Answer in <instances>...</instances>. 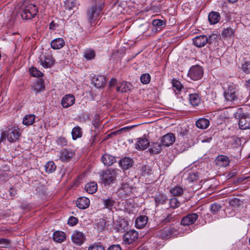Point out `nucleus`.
I'll return each mask as SVG.
<instances>
[{
	"label": "nucleus",
	"instance_id": "f257e3e1",
	"mask_svg": "<svg viewBox=\"0 0 250 250\" xmlns=\"http://www.w3.org/2000/svg\"><path fill=\"white\" fill-rule=\"evenodd\" d=\"M21 135L20 129L18 126L9 125L1 133L0 140L3 141L6 139L10 143H14L20 140Z\"/></svg>",
	"mask_w": 250,
	"mask_h": 250
},
{
	"label": "nucleus",
	"instance_id": "f03ea898",
	"mask_svg": "<svg viewBox=\"0 0 250 250\" xmlns=\"http://www.w3.org/2000/svg\"><path fill=\"white\" fill-rule=\"evenodd\" d=\"M95 5L88 9L87 17L89 22L92 24L97 20L102 13L104 5V0H94Z\"/></svg>",
	"mask_w": 250,
	"mask_h": 250
},
{
	"label": "nucleus",
	"instance_id": "7ed1b4c3",
	"mask_svg": "<svg viewBox=\"0 0 250 250\" xmlns=\"http://www.w3.org/2000/svg\"><path fill=\"white\" fill-rule=\"evenodd\" d=\"M121 171L118 169L108 168L103 170L100 173V180L105 186H109L114 183L117 179L119 172Z\"/></svg>",
	"mask_w": 250,
	"mask_h": 250
},
{
	"label": "nucleus",
	"instance_id": "20e7f679",
	"mask_svg": "<svg viewBox=\"0 0 250 250\" xmlns=\"http://www.w3.org/2000/svg\"><path fill=\"white\" fill-rule=\"evenodd\" d=\"M224 97L228 101H239L240 104H244L248 101V97L247 95L241 96V97L237 96L236 90L233 86L229 85L228 88L224 92Z\"/></svg>",
	"mask_w": 250,
	"mask_h": 250
},
{
	"label": "nucleus",
	"instance_id": "39448f33",
	"mask_svg": "<svg viewBox=\"0 0 250 250\" xmlns=\"http://www.w3.org/2000/svg\"><path fill=\"white\" fill-rule=\"evenodd\" d=\"M38 12L37 7L33 4L24 6L21 10V16L24 20H30L35 17Z\"/></svg>",
	"mask_w": 250,
	"mask_h": 250
},
{
	"label": "nucleus",
	"instance_id": "423d86ee",
	"mask_svg": "<svg viewBox=\"0 0 250 250\" xmlns=\"http://www.w3.org/2000/svg\"><path fill=\"white\" fill-rule=\"evenodd\" d=\"M216 35L212 34L208 37L206 35H200L195 37L193 39L194 44L198 47L204 46L207 43H211L213 39L216 38Z\"/></svg>",
	"mask_w": 250,
	"mask_h": 250
},
{
	"label": "nucleus",
	"instance_id": "0eeeda50",
	"mask_svg": "<svg viewBox=\"0 0 250 250\" xmlns=\"http://www.w3.org/2000/svg\"><path fill=\"white\" fill-rule=\"evenodd\" d=\"M239 119V126L241 129L246 130L250 128V115L241 112H237Z\"/></svg>",
	"mask_w": 250,
	"mask_h": 250
},
{
	"label": "nucleus",
	"instance_id": "6e6552de",
	"mask_svg": "<svg viewBox=\"0 0 250 250\" xmlns=\"http://www.w3.org/2000/svg\"><path fill=\"white\" fill-rule=\"evenodd\" d=\"M132 187L127 182H123L117 193L121 198H126L132 194Z\"/></svg>",
	"mask_w": 250,
	"mask_h": 250
},
{
	"label": "nucleus",
	"instance_id": "1a4fd4ad",
	"mask_svg": "<svg viewBox=\"0 0 250 250\" xmlns=\"http://www.w3.org/2000/svg\"><path fill=\"white\" fill-rule=\"evenodd\" d=\"M203 69L199 65L192 66L189 69L188 76L193 81H197L202 77Z\"/></svg>",
	"mask_w": 250,
	"mask_h": 250
},
{
	"label": "nucleus",
	"instance_id": "9d476101",
	"mask_svg": "<svg viewBox=\"0 0 250 250\" xmlns=\"http://www.w3.org/2000/svg\"><path fill=\"white\" fill-rule=\"evenodd\" d=\"M75 151L70 148H64L60 150L59 153V160L62 162H68L75 155Z\"/></svg>",
	"mask_w": 250,
	"mask_h": 250
},
{
	"label": "nucleus",
	"instance_id": "9b49d317",
	"mask_svg": "<svg viewBox=\"0 0 250 250\" xmlns=\"http://www.w3.org/2000/svg\"><path fill=\"white\" fill-rule=\"evenodd\" d=\"M177 232V229L173 227H167L159 231V236L164 239L170 237L171 236L176 235Z\"/></svg>",
	"mask_w": 250,
	"mask_h": 250
},
{
	"label": "nucleus",
	"instance_id": "f8f14e48",
	"mask_svg": "<svg viewBox=\"0 0 250 250\" xmlns=\"http://www.w3.org/2000/svg\"><path fill=\"white\" fill-rule=\"evenodd\" d=\"M40 64L44 68L52 67L54 63V60L51 56L48 54H42L39 57Z\"/></svg>",
	"mask_w": 250,
	"mask_h": 250
},
{
	"label": "nucleus",
	"instance_id": "ddd939ff",
	"mask_svg": "<svg viewBox=\"0 0 250 250\" xmlns=\"http://www.w3.org/2000/svg\"><path fill=\"white\" fill-rule=\"evenodd\" d=\"M138 237V233L134 229L128 231L124 236V241L127 244H130L135 241Z\"/></svg>",
	"mask_w": 250,
	"mask_h": 250
},
{
	"label": "nucleus",
	"instance_id": "4468645a",
	"mask_svg": "<svg viewBox=\"0 0 250 250\" xmlns=\"http://www.w3.org/2000/svg\"><path fill=\"white\" fill-rule=\"evenodd\" d=\"M198 218L197 214L195 213H189L182 218L181 223L184 226H189L193 224Z\"/></svg>",
	"mask_w": 250,
	"mask_h": 250
},
{
	"label": "nucleus",
	"instance_id": "2eb2a0df",
	"mask_svg": "<svg viewBox=\"0 0 250 250\" xmlns=\"http://www.w3.org/2000/svg\"><path fill=\"white\" fill-rule=\"evenodd\" d=\"M79 3L77 0H66L64 2V7L65 10L69 12V15H72L74 10L78 9Z\"/></svg>",
	"mask_w": 250,
	"mask_h": 250
},
{
	"label": "nucleus",
	"instance_id": "dca6fc26",
	"mask_svg": "<svg viewBox=\"0 0 250 250\" xmlns=\"http://www.w3.org/2000/svg\"><path fill=\"white\" fill-rule=\"evenodd\" d=\"M134 161L132 158L128 157H124L119 162V165L123 170H125L131 168L132 167Z\"/></svg>",
	"mask_w": 250,
	"mask_h": 250
},
{
	"label": "nucleus",
	"instance_id": "f3484780",
	"mask_svg": "<svg viewBox=\"0 0 250 250\" xmlns=\"http://www.w3.org/2000/svg\"><path fill=\"white\" fill-rule=\"evenodd\" d=\"M75 101V98L73 95L67 94L62 98L61 104L63 108H68L73 105Z\"/></svg>",
	"mask_w": 250,
	"mask_h": 250
},
{
	"label": "nucleus",
	"instance_id": "a211bd4d",
	"mask_svg": "<svg viewBox=\"0 0 250 250\" xmlns=\"http://www.w3.org/2000/svg\"><path fill=\"white\" fill-rule=\"evenodd\" d=\"M175 141V137L173 133H167L161 139L162 145L164 146H168L172 145Z\"/></svg>",
	"mask_w": 250,
	"mask_h": 250
},
{
	"label": "nucleus",
	"instance_id": "6ab92c4d",
	"mask_svg": "<svg viewBox=\"0 0 250 250\" xmlns=\"http://www.w3.org/2000/svg\"><path fill=\"white\" fill-rule=\"evenodd\" d=\"M72 241L75 244L78 245H82L84 240V235L80 231H74L71 236Z\"/></svg>",
	"mask_w": 250,
	"mask_h": 250
},
{
	"label": "nucleus",
	"instance_id": "aec40b11",
	"mask_svg": "<svg viewBox=\"0 0 250 250\" xmlns=\"http://www.w3.org/2000/svg\"><path fill=\"white\" fill-rule=\"evenodd\" d=\"M149 145V141L145 138H140L135 144V148L139 150H144L146 149Z\"/></svg>",
	"mask_w": 250,
	"mask_h": 250
},
{
	"label": "nucleus",
	"instance_id": "412c9836",
	"mask_svg": "<svg viewBox=\"0 0 250 250\" xmlns=\"http://www.w3.org/2000/svg\"><path fill=\"white\" fill-rule=\"evenodd\" d=\"M101 161L104 166H110L116 161V158L111 155L104 154L101 157Z\"/></svg>",
	"mask_w": 250,
	"mask_h": 250
},
{
	"label": "nucleus",
	"instance_id": "4be33fe9",
	"mask_svg": "<svg viewBox=\"0 0 250 250\" xmlns=\"http://www.w3.org/2000/svg\"><path fill=\"white\" fill-rule=\"evenodd\" d=\"M215 163L219 167H225L229 165L230 161L228 157L221 155L216 158Z\"/></svg>",
	"mask_w": 250,
	"mask_h": 250
},
{
	"label": "nucleus",
	"instance_id": "5701e85b",
	"mask_svg": "<svg viewBox=\"0 0 250 250\" xmlns=\"http://www.w3.org/2000/svg\"><path fill=\"white\" fill-rule=\"evenodd\" d=\"M90 204V201L88 198L85 197H79L77 201V206L80 209H85L87 208Z\"/></svg>",
	"mask_w": 250,
	"mask_h": 250
},
{
	"label": "nucleus",
	"instance_id": "b1692460",
	"mask_svg": "<svg viewBox=\"0 0 250 250\" xmlns=\"http://www.w3.org/2000/svg\"><path fill=\"white\" fill-rule=\"evenodd\" d=\"M65 44L64 40L62 38H56L53 40L50 43L51 47L54 49H60Z\"/></svg>",
	"mask_w": 250,
	"mask_h": 250
},
{
	"label": "nucleus",
	"instance_id": "393cba45",
	"mask_svg": "<svg viewBox=\"0 0 250 250\" xmlns=\"http://www.w3.org/2000/svg\"><path fill=\"white\" fill-rule=\"evenodd\" d=\"M148 218L146 216H141L135 221V227L138 229H142L146 225Z\"/></svg>",
	"mask_w": 250,
	"mask_h": 250
},
{
	"label": "nucleus",
	"instance_id": "a878e982",
	"mask_svg": "<svg viewBox=\"0 0 250 250\" xmlns=\"http://www.w3.org/2000/svg\"><path fill=\"white\" fill-rule=\"evenodd\" d=\"M132 87L131 84L130 83L127 82H122L119 86L116 88L118 92H121L122 93L127 92L130 90Z\"/></svg>",
	"mask_w": 250,
	"mask_h": 250
},
{
	"label": "nucleus",
	"instance_id": "bb28decb",
	"mask_svg": "<svg viewBox=\"0 0 250 250\" xmlns=\"http://www.w3.org/2000/svg\"><path fill=\"white\" fill-rule=\"evenodd\" d=\"M44 81L40 79L37 81L36 83L32 86V89L36 92L39 93L44 89Z\"/></svg>",
	"mask_w": 250,
	"mask_h": 250
},
{
	"label": "nucleus",
	"instance_id": "cd10ccee",
	"mask_svg": "<svg viewBox=\"0 0 250 250\" xmlns=\"http://www.w3.org/2000/svg\"><path fill=\"white\" fill-rule=\"evenodd\" d=\"M167 199L166 195L163 194H159L155 196V202L156 206L163 205L168 202Z\"/></svg>",
	"mask_w": 250,
	"mask_h": 250
},
{
	"label": "nucleus",
	"instance_id": "c85d7f7f",
	"mask_svg": "<svg viewBox=\"0 0 250 250\" xmlns=\"http://www.w3.org/2000/svg\"><path fill=\"white\" fill-rule=\"evenodd\" d=\"M208 19L210 24H216L220 19V14L217 12H211L208 15Z\"/></svg>",
	"mask_w": 250,
	"mask_h": 250
},
{
	"label": "nucleus",
	"instance_id": "c756f323",
	"mask_svg": "<svg viewBox=\"0 0 250 250\" xmlns=\"http://www.w3.org/2000/svg\"><path fill=\"white\" fill-rule=\"evenodd\" d=\"M209 125V121L206 118H200L196 122V126L200 129H206Z\"/></svg>",
	"mask_w": 250,
	"mask_h": 250
},
{
	"label": "nucleus",
	"instance_id": "7c9ffc66",
	"mask_svg": "<svg viewBox=\"0 0 250 250\" xmlns=\"http://www.w3.org/2000/svg\"><path fill=\"white\" fill-rule=\"evenodd\" d=\"M53 239L58 243H62L65 239V233L62 231H55L53 235Z\"/></svg>",
	"mask_w": 250,
	"mask_h": 250
},
{
	"label": "nucleus",
	"instance_id": "2f4dec72",
	"mask_svg": "<svg viewBox=\"0 0 250 250\" xmlns=\"http://www.w3.org/2000/svg\"><path fill=\"white\" fill-rule=\"evenodd\" d=\"M189 98L190 103L194 106L198 105L201 102L200 97L196 93L189 94Z\"/></svg>",
	"mask_w": 250,
	"mask_h": 250
},
{
	"label": "nucleus",
	"instance_id": "473e14b6",
	"mask_svg": "<svg viewBox=\"0 0 250 250\" xmlns=\"http://www.w3.org/2000/svg\"><path fill=\"white\" fill-rule=\"evenodd\" d=\"M235 32V28L228 27L224 28L222 32V36L224 38H231L233 37Z\"/></svg>",
	"mask_w": 250,
	"mask_h": 250
},
{
	"label": "nucleus",
	"instance_id": "72a5a7b5",
	"mask_svg": "<svg viewBox=\"0 0 250 250\" xmlns=\"http://www.w3.org/2000/svg\"><path fill=\"white\" fill-rule=\"evenodd\" d=\"M185 191V189L179 186H176L171 188L170 190V193L174 196H178L182 195Z\"/></svg>",
	"mask_w": 250,
	"mask_h": 250
},
{
	"label": "nucleus",
	"instance_id": "f704fd0d",
	"mask_svg": "<svg viewBox=\"0 0 250 250\" xmlns=\"http://www.w3.org/2000/svg\"><path fill=\"white\" fill-rule=\"evenodd\" d=\"M82 128L78 126L74 127L71 131L72 137L74 140L81 138L82 136Z\"/></svg>",
	"mask_w": 250,
	"mask_h": 250
},
{
	"label": "nucleus",
	"instance_id": "c9c22d12",
	"mask_svg": "<svg viewBox=\"0 0 250 250\" xmlns=\"http://www.w3.org/2000/svg\"><path fill=\"white\" fill-rule=\"evenodd\" d=\"M97 185L95 182H90L87 183L85 186V189L88 193L93 194L95 193L97 190Z\"/></svg>",
	"mask_w": 250,
	"mask_h": 250
},
{
	"label": "nucleus",
	"instance_id": "e433bc0d",
	"mask_svg": "<svg viewBox=\"0 0 250 250\" xmlns=\"http://www.w3.org/2000/svg\"><path fill=\"white\" fill-rule=\"evenodd\" d=\"M35 117L33 114L27 115L23 118L22 123L27 126L31 125L34 123Z\"/></svg>",
	"mask_w": 250,
	"mask_h": 250
},
{
	"label": "nucleus",
	"instance_id": "4c0bfd02",
	"mask_svg": "<svg viewBox=\"0 0 250 250\" xmlns=\"http://www.w3.org/2000/svg\"><path fill=\"white\" fill-rule=\"evenodd\" d=\"M106 82L105 78L103 76H98L94 81L96 87L101 88L104 86Z\"/></svg>",
	"mask_w": 250,
	"mask_h": 250
},
{
	"label": "nucleus",
	"instance_id": "58836bf2",
	"mask_svg": "<svg viewBox=\"0 0 250 250\" xmlns=\"http://www.w3.org/2000/svg\"><path fill=\"white\" fill-rule=\"evenodd\" d=\"M83 57L87 60H92L95 57V51L91 49H86L83 52Z\"/></svg>",
	"mask_w": 250,
	"mask_h": 250
},
{
	"label": "nucleus",
	"instance_id": "ea45409f",
	"mask_svg": "<svg viewBox=\"0 0 250 250\" xmlns=\"http://www.w3.org/2000/svg\"><path fill=\"white\" fill-rule=\"evenodd\" d=\"M44 167L46 172L49 173L53 172L56 168L55 163L52 161H49L47 163Z\"/></svg>",
	"mask_w": 250,
	"mask_h": 250
},
{
	"label": "nucleus",
	"instance_id": "a19ab883",
	"mask_svg": "<svg viewBox=\"0 0 250 250\" xmlns=\"http://www.w3.org/2000/svg\"><path fill=\"white\" fill-rule=\"evenodd\" d=\"M29 72L31 76L34 77L41 78L43 75V73L34 67H32L29 69Z\"/></svg>",
	"mask_w": 250,
	"mask_h": 250
},
{
	"label": "nucleus",
	"instance_id": "79ce46f5",
	"mask_svg": "<svg viewBox=\"0 0 250 250\" xmlns=\"http://www.w3.org/2000/svg\"><path fill=\"white\" fill-rule=\"evenodd\" d=\"M11 246V241L10 239L0 238V248H9Z\"/></svg>",
	"mask_w": 250,
	"mask_h": 250
},
{
	"label": "nucleus",
	"instance_id": "37998d69",
	"mask_svg": "<svg viewBox=\"0 0 250 250\" xmlns=\"http://www.w3.org/2000/svg\"><path fill=\"white\" fill-rule=\"evenodd\" d=\"M162 146L161 143H154L152 144V147L150 149V150L153 153L158 154L161 150V146Z\"/></svg>",
	"mask_w": 250,
	"mask_h": 250
},
{
	"label": "nucleus",
	"instance_id": "c03bdc74",
	"mask_svg": "<svg viewBox=\"0 0 250 250\" xmlns=\"http://www.w3.org/2000/svg\"><path fill=\"white\" fill-rule=\"evenodd\" d=\"M199 179V175L198 172H190L188 174V176L187 177V180L188 182H193L196 181Z\"/></svg>",
	"mask_w": 250,
	"mask_h": 250
},
{
	"label": "nucleus",
	"instance_id": "a18cd8bd",
	"mask_svg": "<svg viewBox=\"0 0 250 250\" xmlns=\"http://www.w3.org/2000/svg\"><path fill=\"white\" fill-rule=\"evenodd\" d=\"M229 145L231 148H237L240 145V140L239 138L233 137L229 142Z\"/></svg>",
	"mask_w": 250,
	"mask_h": 250
},
{
	"label": "nucleus",
	"instance_id": "49530a36",
	"mask_svg": "<svg viewBox=\"0 0 250 250\" xmlns=\"http://www.w3.org/2000/svg\"><path fill=\"white\" fill-rule=\"evenodd\" d=\"M150 79L151 77L148 73L143 74L140 77V81L144 84H148L150 82Z\"/></svg>",
	"mask_w": 250,
	"mask_h": 250
},
{
	"label": "nucleus",
	"instance_id": "de8ad7c7",
	"mask_svg": "<svg viewBox=\"0 0 250 250\" xmlns=\"http://www.w3.org/2000/svg\"><path fill=\"white\" fill-rule=\"evenodd\" d=\"M103 203L104 207L108 209H111L115 204V201L110 198L104 200Z\"/></svg>",
	"mask_w": 250,
	"mask_h": 250
},
{
	"label": "nucleus",
	"instance_id": "09e8293b",
	"mask_svg": "<svg viewBox=\"0 0 250 250\" xmlns=\"http://www.w3.org/2000/svg\"><path fill=\"white\" fill-rule=\"evenodd\" d=\"M143 175L146 176L151 174V168L149 166L144 165L141 168Z\"/></svg>",
	"mask_w": 250,
	"mask_h": 250
},
{
	"label": "nucleus",
	"instance_id": "8fccbe9b",
	"mask_svg": "<svg viewBox=\"0 0 250 250\" xmlns=\"http://www.w3.org/2000/svg\"><path fill=\"white\" fill-rule=\"evenodd\" d=\"M241 69L246 74L250 73V62L245 61L242 63Z\"/></svg>",
	"mask_w": 250,
	"mask_h": 250
},
{
	"label": "nucleus",
	"instance_id": "3c124183",
	"mask_svg": "<svg viewBox=\"0 0 250 250\" xmlns=\"http://www.w3.org/2000/svg\"><path fill=\"white\" fill-rule=\"evenodd\" d=\"M221 206L220 204L214 203L210 205V211L213 214H216L221 209Z\"/></svg>",
	"mask_w": 250,
	"mask_h": 250
},
{
	"label": "nucleus",
	"instance_id": "603ef678",
	"mask_svg": "<svg viewBox=\"0 0 250 250\" xmlns=\"http://www.w3.org/2000/svg\"><path fill=\"white\" fill-rule=\"evenodd\" d=\"M169 205L171 208H175L179 207L180 205V202L177 198L173 197L169 200Z\"/></svg>",
	"mask_w": 250,
	"mask_h": 250
},
{
	"label": "nucleus",
	"instance_id": "864d4df0",
	"mask_svg": "<svg viewBox=\"0 0 250 250\" xmlns=\"http://www.w3.org/2000/svg\"><path fill=\"white\" fill-rule=\"evenodd\" d=\"M88 250H105L104 248L100 243H94L89 246Z\"/></svg>",
	"mask_w": 250,
	"mask_h": 250
},
{
	"label": "nucleus",
	"instance_id": "5fc2aeb1",
	"mask_svg": "<svg viewBox=\"0 0 250 250\" xmlns=\"http://www.w3.org/2000/svg\"><path fill=\"white\" fill-rule=\"evenodd\" d=\"M177 132L179 136L184 138L188 134V130L187 128L180 127L177 130Z\"/></svg>",
	"mask_w": 250,
	"mask_h": 250
},
{
	"label": "nucleus",
	"instance_id": "6e6d98bb",
	"mask_svg": "<svg viewBox=\"0 0 250 250\" xmlns=\"http://www.w3.org/2000/svg\"><path fill=\"white\" fill-rule=\"evenodd\" d=\"M229 203L230 205H231L232 207H235L240 206L241 201L239 199L234 197L229 199Z\"/></svg>",
	"mask_w": 250,
	"mask_h": 250
},
{
	"label": "nucleus",
	"instance_id": "4d7b16f0",
	"mask_svg": "<svg viewBox=\"0 0 250 250\" xmlns=\"http://www.w3.org/2000/svg\"><path fill=\"white\" fill-rule=\"evenodd\" d=\"M172 86L174 89H176L178 91H181L182 88V85L180 81L173 80L172 82Z\"/></svg>",
	"mask_w": 250,
	"mask_h": 250
},
{
	"label": "nucleus",
	"instance_id": "13d9d810",
	"mask_svg": "<svg viewBox=\"0 0 250 250\" xmlns=\"http://www.w3.org/2000/svg\"><path fill=\"white\" fill-rule=\"evenodd\" d=\"M56 142L58 145H60L61 146H64L67 145V142L66 139L63 137H59L57 140Z\"/></svg>",
	"mask_w": 250,
	"mask_h": 250
},
{
	"label": "nucleus",
	"instance_id": "bf43d9fd",
	"mask_svg": "<svg viewBox=\"0 0 250 250\" xmlns=\"http://www.w3.org/2000/svg\"><path fill=\"white\" fill-rule=\"evenodd\" d=\"M152 24L154 26H162L165 25V22L162 20H154L152 21Z\"/></svg>",
	"mask_w": 250,
	"mask_h": 250
},
{
	"label": "nucleus",
	"instance_id": "052dcab7",
	"mask_svg": "<svg viewBox=\"0 0 250 250\" xmlns=\"http://www.w3.org/2000/svg\"><path fill=\"white\" fill-rule=\"evenodd\" d=\"M78 223V219L75 217L71 216L68 220V224L70 226H73Z\"/></svg>",
	"mask_w": 250,
	"mask_h": 250
},
{
	"label": "nucleus",
	"instance_id": "680f3d73",
	"mask_svg": "<svg viewBox=\"0 0 250 250\" xmlns=\"http://www.w3.org/2000/svg\"><path fill=\"white\" fill-rule=\"evenodd\" d=\"M8 178L7 173L4 171H0V180L5 181Z\"/></svg>",
	"mask_w": 250,
	"mask_h": 250
},
{
	"label": "nucleus",
	"instance_id": "e2e57ef3",
	"mask_svg": "<svg viewBox=\"0 0 250 250\" xmlns=\"http://www.w3.org/2000/svg\"><path fill=\"white\" fill-rule=\"evenodd\" d=\"M107 250H122L119 245H113L110 246Z\"/></svg>",
	"mask_w": 250,
	"mask_h": 250
},
{
	"label": "nucleus",
	"instance_id": "0e129e2a",
	"mask_svg": "<svg viewBox=\"0 0 250 250\" xmlns=\"http://www.w3.org/2000/svg\"><path fill=\"white\" fill-rule=\"evenodd\" d=\"M117 82V79H116L115 78H112V79H111V80L109 81V85L110 87L114 86L116 84Z\"/></svg>",
	"mask_w": 250,
	"mask_h": 250
},
{
	"label": "nucleus",
	"instance_id": "69168bd1",
	"mask_svg": "<svg viewBox=\"0 0 250 250\" xmlns=\"http://www.w3.org/2000/svg\"><path fill=\"white\" fill-rule=\"evenodd\" d=\"M58 25L54 22V21H52L51 22V23L49 24V28L51 30H55L56 29V27Z\"/></svg>",
	"mask_w": 250,
	"mask_h": 250
},
{
	"label": "nucleus",
	"instance_id": "338daca9",
	"mask_svg": "<svg viewBox=\"0 0 250 250\" xmlns=\"http://www.w3.org/2000/svg\"><path fill=\"white\" fill-rule=\"evenodd\" d=\"M173 218V216L171 214H168L167 216V217L164 219V221L165 222H168L170 221Z\"/></svg>",
	"mask_w": 250,
	"mask_h": 250
},
{
	"label": "nucleus",
	"instance_id": "774afa93",
	"mask_svg": "<svg viewBox=\"0 0 250 250\" xmlns=\"http://www.w3.org/2000/svg\"><path fill=\"white\" fill-rule=\"evenodd\" d=\"M132 127V126H130V127H123V128H121L120 129H119L118 130H117L116 132H115L114 133L115 134L116 132L117 133H120L123 130H125L126 129H130Z\"/></svg>",
	"mask_w": 250,
	"mask_h": 250
}]
</instances>
